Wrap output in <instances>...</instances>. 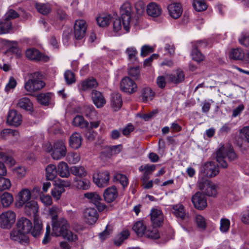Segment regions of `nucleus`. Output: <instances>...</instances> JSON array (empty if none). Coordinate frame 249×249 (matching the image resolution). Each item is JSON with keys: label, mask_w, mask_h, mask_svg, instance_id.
Segmentation results:
<instances>
[{"label": "nucleus", "mask_w": 249, "mask_h": 249, "mask_svg": "<svg viewBox=\"0 0 249 249\" xmlns=\"http://www.w3.org/2000/svg\"><path fill=\"white\" fill-rule=\"evenodd\" d=\"M133 230L138 236H142L145 232L146 226L142 222L138 221L134 225Z\"/></svg>", "instance_id": "c03bdc74"}, {"label": "nucleus", "mask_w": 249, "mask_h": 249, "mask_svg": "<svg viewBox=\"0 0 249 249\" xmlns=\"http://www.w3.org/2000/svg\"><path fill=\"white\" fill-rule=\"evenodd\" d=\"M64 77L66 82L68 85L71 84L76 81L74 73L70 71H67L65 72Z\"/></svg>", "instance_id": "4d7b16f0"}, {"label": "nucleus", "mask_w": 249, "mask_h": 249, "mask_svg": "<svg viewBox=\"0 0 249 249\" xmlns=\"http://www.w3.org/2000/svg\"><path fill=\"white\" fill-rule=\"evenodd\" d=\"M167 78L166 75L164 76H159L157 78V84L159 88L163 89L165 88L166 84Z\"/></svg>", "instance_id": "338daca9"}, {"label": "nucleus", "mask_w": 249, "mask_h": 249, "mask_svg": "<svg viewBox=\"0 0 249 249\" xmlns=\"http://www.w3.org/2000/svg\"><path fill=\"white\" fill-rule=\"evenodd\" d=\"M53 231L52 235L55 237L62 236L69 241H73L76 238V235L73 234L69 230V224L64 218H60L52 223Z\"/></svg>", "instance_id": "f03ea898"}, {"label": "nucleus", "mask_w": 249, "mask_h": 249, "mask_svg": "<svg viewBox=\"0 0 249 249\" xmlns=\"http://www.w3.org/2000/svg\"><path fill=\"white\" fill-rule=\"evenodd\" d=\"M26 56L30 60L47 62L49 60L48 56L43 54L38 50L35 48H30L26 50Z\"/></svg>", "instance_id": "f3484780"}, {"label": "nucleus", "mask_w": 249, "mask_h": 249, "mask_svg": "<svg viewBox=\"0 0 249 249\" xmlns=\"http://www.w3.org/2000/svg\"><path fill=\"white\" fill-rule=\"evenodd\" d=\"M110 178V172L107 170L98 171L93 175V182L99 188H104L108 185Z\"/></svg>", "instance_id": "423d86ee"}, {"label": "nucleus", "mask_w": 249, "mask_h": 249, "mask_svg": "<svg viewBox=\"0 0 249 249\" xmlns=\"http://www.w3.org/2000/svg\"><path fill=\"white\" fill-rule=\"evenodd\" d=\"M19 17V14L15 10L10 9L8 10L4 16V18L7 20L11 21Z\"/></svg>", "instance_id": "e2e57ef3"}, {"label": "nucleus", "mask_w": 249, "mask_h": 249, "mask_svg": "<svg viewBox=\"0 0 249 249\" xmlns=\"http://www.w3.org/2000/svg\"><path fill=\"white\" fill-rule=\"evenodd\" d=\"M245 57V53L241 48L232 49L230 53L229 57L234 60H242Z\"/></svg>", "instance_id": "ea45409f"}, {"label": "nucleus", "mask_w": 249, "mask_h": 249, "mask_svg": "<svg viewBox=\"0 0 249 249\" xmlns=\"http://www.w3.org/2000/svg\"><path fill=\"white\" fill-rule=\"evenodd\" d=\"M66 185L61 181L60 184H58L55 186L54 189L52 191V195L57 200L60 199L62 194L65 192L64 186Z\"/></svg>", "instance_id": "79ce46f5"}, {"label": "nucleus", "mask_w": 249, "mask_h": 249, "mask_svg": "<svg viewBox=\"0 0 249 249\" xmlns=\"http://www.w3.org/2000/svg\"><path fill=\"white\" fill-rule=\"evenodd\" d=\"M1 137L5 138L6 136L12 135V136H18L19 132L18 130L11 129H4L0 132Z\"/></svg>", "instance_id": "5fc2aeb1"}, {"label": "nucleus", "mask_w": 249, "mask_h": 249, "mask_svg": "<svg viewBox=\"0 0 249 249\" xmlns=\"http://www.w3.org/2000/svg\"><path fill=\"white\" fill-rule=\"evenodd\" d=\"M58 174L56 166L53 164L48 165L46 168V178L48 180H53Z\"/></svg>", "instance_id": "c9c22d12"}, {"label": "nucleus", "mask_w": 249, "mask_h": 249, "mask_svg": "<svg viewBox=\"0 0 249 249\" xmlns=\"http://www.w3.org/2000/svg\"><path fill=\"white\" fill-rule=\"evenodd\" d=\"M98 85V82L95 78H89L82 82V89L86 91L93 88H96Z\"/></svg>", "instance_id": "4c0bfd02"}, {"label": "nucleus", "mask_w": 249, "mask_h": 249, "mask_svg": "<svg viewBox=\"0 0 249 249\" xmlns=\"http://www.w3.org/2000/svg\"><path fill=\"white\" fill-rule=\"evenodd\" d=\"M53 94L52 92L41 93L36 96V99L39 103L44 106H48Z\"/></svg>", "instance_id": "7c9ffc66"}, {"label": "nucleus", "mask_w": 249, "mask_h": 249, "mask_svg": "<svg viewBox=\"0 0 249 249\" xmlns=\"http://www.w3.org/2000/svg\"><path fill=\"white\" fill-rule=\"evenodd\" d=\"M11 186V181L9 179L0 177V191L8 190Z\"/></svg>", "instance_id": "603ef678"}, {"label": "nucleus", "mask_w": 249, "mask_h": 249, "mask_svg": "<svg viewBox=\"0 0 249 249\" xmlns=\"http://www.w3.org/2000/svg\"><path fill=\"white\" fill-rule=\"evenodd\" d=\"M84 197L95 205L99 212H102L107 209V206L101 202V197L96 192H88L85 193Z\"/></svg>", "instance_id": "9d476101"}, {"label": "nucleus", "mask_w": 249, "mask_h": 249, "mask_svg": "<svg viewBox=\"0 0 249 249\" xmlns=\"http://www.w3.org/2000/svg\"><path fill=\"white\" fill-rule=\"evenodd\" d=\"M230 225V221L228 219H221L220 229L222 232H227L229 229Z\"/></svg>", "instance_id": "bf43d9fd"}, {"label": "nucleus", "mask_w": 249, "mask_h": 249, "mask_svg": "<svg viewBox=\"0 0 249 249\" xmlns=\"http://www.w3.org/2000/svg\"><path fill=\"white\" fill-rule=\"evenodd\" d=\"M120 13L124 28L126 32H128L132 14L131 4L128 2L124 3L120 8Z\"/></svg>", "instance_id": "39448f33"}, {"label": "nucleus", "mask_w": 249, "mask_h": 249, "mask_svg": "<svg viewBox=\"0 0 249 249\" xmlns=\"http://www.w3.org/2000/svg\"><path fill=\"white\" fill-rule=\"evenodd\" d=\"M83 215L85 222L90 225L94 224L99 217L96 209L91 207L86 208L83 212Z\"/></svg>", "instance_id": "2eb2a0df"}, {"label": "nucleus", "mask_w": 249, "mask_h": 249, "mask_svg": "<svg viewBox=\"0 0 249 249\" xmlns=\"http://www.w3.org/2000/svg\"><path fill=\"white\" fill-rule=\"evenodd\" d=\"M115 178L118 180L124 187L127 186L128 184V180L125 175L122 174H116L115 176Z\"/></svg>", "instance_id": "13d9d810"}, {"label": "nucleus", "mask_w": 249, "mask_h": 249, "mask_svg": "<svg viewBox=\"0 0 249 249\" xmlns=\"http://www.w3.org/2000/svg\"><path fill=\"white\" fill-rule=\"evenodd\" d=\"M173 213L175 215L181 220L184 219L187 216L184 207L181 204L174 205L172 206Z\"/></svg>", "instance_id": "cd10ccee"}, {"label": "nucleus", "mask_w": 249, "mask_h": 249, "mask_svg": "<svg viewBox=\"0 0 249 249\" xmlns=\"http://www.w3.org/2000/svg\"><path fill=\"white\" fill-rule=\"evenodd\" d=\"M12 29L11 21L4 18L0 20V35L9 33Z\"/></svg>", "instance_id": "c756f323"}, {"label": "nucleus", "mask_w": 249, "mask_h": 249, "mask_svg": "<svg viewBox=\"0 0 249 249\" xmlns=\"http://www.w3.org/2000/svg\"><path fill=\"white\" fill-rule=\"evenodd\" d=\"M155 93L148 87L143 88L142 90L141 96L143 102L151 101L154 97Z\"/></svg>", "instance_id": "2f4dec72"}, {"label": "nucleus", "mask_w": 249, "mask_h": 249, "mask_svg": "<svg viewBox=\"0 0 249 249\" xmlns=\"http://www.w3.org/2000/svg\"><path fill=\"white\" fill-rule=\"evenodd\" d=\"M83 113L89 119L93 120L96 118L97 113L92 105H86L82 109Z\"/></svg>", "instance_id": "473e14b6"}, {"label": "nucleus", "mask_w": 249, "mask_h": 249, "mask_svg": "<svg viewBox=\"0 0 249 249\" xmlns=\"http://www.w3.org/2000/svg\"><path fill=\"white\" fill-rule=\"evenodd\" d=\"M191 201L195 208L199 210H203L207 206L206 196L202 193L196 192L193 195Z\"/></svg>", "instance_id": "ddd939ff"}, {"label": "nucleus", "mask_w": 249, "mask_h": 249, "mask_svg": "<svg viewBox=\"0 0 249 249\" xmlns=\"http://www.w3.org/2000/svg\"><path fill=\"white\" fill-rule=\"evenodd\" d=\"M197 227L202 230L206 227V222L205 218L200 214H196L195 217Z\"/></svg>", "instance_id": "3c124183"}, {"label": "nucleus", "mask_w": 249, "mask_h": 249, "mask_svg": "<svg viewBox=\"0 0 249 249\" xmlns=\"http://www.w3.org/2000/svg\"><path fill=\"white\" fill-rule=\"evenodd\" d=\"M146 11L149 16L156 18L160 15L162 9L158 4L152 2L147 5Z\"/></svg>", "instance_id": "393cba45"}, {"label": "nucleus", "mask_w": 249, "mask_h": 249, "mask_svg": "<svg viewBox=\"0 0 249 249\" xmlns=\"http://www.w3.org/2000/svg\"><path fill=\"white\" fill-rule=\"evenodd\" d=\"M129 231L128 230L122 231L115 237L114 243L116 246H120L123 242L129 236Z\"/></svg>", "instance_id": "f704fd0d"}, {"label": "nucleus", "mask_w": 249, "mask_h": 249, "mask_svg": "<svg viewBox=\"0 0 249 249\" xmlns=\"http://www.w3.org/2000/svg\"><path fill=\"white\" fill-rule=\"evenodd\" d=\"M17 107L20 108L29 114L34 111L33 104L30 99L27 97H23L18 100L17 104Z\"/></svg>", "instance_id": "aec40b11"}, {"label": "nucleus", "mask_w": 249, "mask_h": 249, "mask_svg": "<svg viewBox=\"0 0 249 249\" xmlns=\"http://www.w3.org/2000/svg\"><path fill=\"white\" fill-rule=\"evenodd\" d=\"M16 227L28 235L31 233L34 238L39 237L43 232L42 221L36 217L34 218V225L29 219L21 217L18 220Z\"/></svg>", "instance_id": "f257e3e1"}, {"label": "nucleus", "mask_w": 249, "mask_h": 249, "mask_svg": "<svg viewBox=\"0 0 249 249\" xmlns=\"http://www.w3.org/2000/svg\"><path fill=\"white\" fill-rule=\"evenodd\" d=\"M241 220L244 224L249 225V210H246L242 213Z\"/></svg>", "instance_id": "774afa93"}, {"label": "nucleus", "mask_w": 249, "mask_h": 249, "mask_svg": "<svg viewBox=\"0 0 249 249\" xmlns=\"http://www.w3.org/2000/svg\"><path fill=\"white\" fill-rule=\"evenodd\" d=\"M22 122V117L19 112L14 109L9 111L7 119V122L9 125L17 127L21 124Z\"/></svg>", "instance_id": "a211bd4d"}, {"label": "nucleus", "mask_w": 249, "mask_h": 249, "mask_svg": "<svg viewBox=\"0 0 249 249\" xmlns=\"http://www.w3.org/2000/svg\"><path fill=\"white\" fill-rule=\"evenodd\" d=\"M121 89L124 92L131 94L137 91L138 87L132 79L128 76H125L121 80Z\"/></svg>", "instance_id": "f8f14e48"}, {"label": "nucleus", "mask_w": 249, "mask_h": 249, "mask_svg": "<svg viewBox=\"0 0 249 249\" xmlns=\"http://www.w3.org/2000/svg\"><path fill=\"white\" fill-rule=\"evenodd\" d=\"M239 198L238 192H234L232 190L229 189L226 195V199L227 201L230 202L232 203Z\"/></svg>", "instance_id": "09e8293b"}, {"label": "nucleus", "mask_w": 249, "mask_h": 249, "mask_svg": "<svg viewBox=\"0 0 249 249\" xmlns=\"http://www.w3.org/2000/svg\"><path fill=\"white\" fill-rule=\"evenodd\" d=\"M69 145L71 147L77 149L78 148V133L74 132L69 139Z\"/></svg>", "instance_id": "864d4df0"}, {"label": "nucleus", "mask_w": 249, "mask_h": 249, "mask_svg": "<svg viewBox=\"0 0 249 249\" xmlns=\"http://www.w3.org/2000/svg\"><path fill=\"white\" fill-rule=\"evenodd\" d=\"M91 98L95 106L97 108H102L106 103V101L102 93L96 90H93Z\"/></svg>", "instance_id": "412c9836"}, {"label": "nucleus", "mask_w": 249, "mask_h": 249, "mask_svg": "<svg viewBox=\"0 0 249 249\" xmlns=\"http://www.w3.org/2000/svg\"><path fill=\"white\" fill-rule=\"evenodd\" d=\"M193 6L196 11L201 12L206 10L208 5L205 0H193Z\"/></svg>", "instance_id": "37998d69"}, {"label": "nucleus", "mask_w": 249, "mask_h": 249, "mask_svg": "<svg viewBox=\"0 0 249 249\" xmlns=\"http://www.w3.org/2000/svg\"><path fill=\"white\" fill-rule=\"evenodd\" d=\"M167 10L169 16L174 19L180 18L183 12L181 4L177 1H172L167 6Z\"/></svg>", "instance_id": "4468645a"}, {"label": "nucleus", "mask_w": 249, "mask_h": 249, "mask_svg": "<svg viewBox=\"0 0 249 249\" xmlns=\"http://www.w3.org/2000/svg\"><path fill=\"white\" fill-rule=\"evenodd\" d=\"M132 63H128L127 72L128 75L133 78L135 80H138L140 79L141 76L140 69L139 66L136 65L135 66H132Z\"/></svg>", "instance_id": "72a5a7b5"}, {"label": "nucleus", "mask_w": 249, "mask_h": 249, "mask_svg": "<svg viewBox=\"0 0 249 249\" xmlns=\"http://www.w3.org/2000/svg\"><path fill=\"white\" fill-rule=\"evenodd\" d=\"M88 24L83 19H79V40L84 38L86 35Z\"/></svg>", "instance_id": "a18cd8bd"}, {"label": "nucleus", "mask_w": 249, "mask_h": 249, "mask_svg": "<svg viewBox=\"0 0 249 249\" xmlns=\"http://www.w3.org/2000/svg\"><path fill=\"white\" fill-rule=\"evenodd\" d=\"M118 196V193L116 187L112 186L107 188L104 193L105 200L108 203L114 201Z\"/></svg>", "instance_id": "4be33fe9"}, {"label": "nucleus", "mask_w": 249, "mask_h": 249, "mask_svg": "<svg viewBox=\"0 0 249 249\" xmlns=\"http://www.w3.org/2000/svg\"><path fill=\"white\" fill-rule=\"evenodd\" d=\"M16 220V214L12 211H8L0 215V227L9 229Z\"/></svg>", "instance_id": "6e6552de"}, {"label": "nucleus", "mask_w": 249, "mask_h": 249, "mask_svg": "<svg viewBox=\"0 0 249 249\" xmlns=\"http://www.w3.org/2000/svg\"><path fill=\"white\" fill-rule=\"evenodd\" d=\"M239 41L242 45L248 47L249 46V34L242 33L239 38Z\"/></svg>", "instance_id": "69168bd1"}, {"label": "nucleus", "mask_w": 249, "mask_h": 249, "mask_svg": "<svg viewBox=\"0 0 249 249\" xmlns=\"http://www.w3.org/2000/svg\"><path fill=\"white\" fill-rule=\"evenodd\" d=\"M91 183L88 179H79V188L83 190H88L90 187Z\"/></svg>", "instance_id": "0e129e2a"}, {"label": "nucleus", "mask_w": 249, "mask_h": 249, "mask_svg": "<svg viewBox=\"0 0 249 249\" xmlns=\"http://www.w3.org/2000/svg\"><path fill=\"white\" fill-rule=\"evenodd\" d=\"M42 79L43 75L40 72L31 73L29 80L25 83V89L30 93L41 90L46 85Z\"/></svg>", "instance_id": "7ed1b4c3"}, {"label": "nucleus", "mask_w": 249, "mask_h": 249, "mask_svg": "<svg viewBox=\"0 0 249 249\" xmlns=\"http://www.w3.org/2000/svg\"><path fill=\"white\" fill-rule=\"evenodd\" d=\"M0 160H1V162H4L10 165H13L15 163V160L11 157L1 151H0Z\"/></svg>", "instance_id": "8fccbe9b"}, {"label": "nucleus", "mask_w": 249, "mask_h": 249, "mask_svg": "<svg viewBox=\"0 0 249 249\" xmlns=\"http://www.w3.org/2000/svg\"><path fill=\"white\" fill-rule=\"evenodd\" d=\"M201 172L208 178H213L216 176L219 172L218 166L213 162H208L205 163Z\"/></svg>", "instance_id": "dca6fc26"}, {"label": "nucleus", "mask_w": 249, "mask_h": 249, "mask_svg": "<svg viewBox=\"0 0 249 249\" xmlns=\"http://www.w3.org/2000/svg\"><path fill=\"white\" fill-rule=\"evenodd\" d=\"M151 220L154 226H160L163 222V218L161 211L158 209H152L150 213Z\"/></svg>", "instance_id": "5701e85b"}, {"label": "nucleus", "mask_w": 249, "mask_h": 249, "mask_svg": "<svg viewBox=\"0 0 249 249\" xmlns=\"http://www.w3.org/2000/svg\"><path fill=\"white\" fill-rule=\"evenodd\" d=\"M111 21V17L108 15L103 14L96 18L98 25L101 27L107 26Z\"/></svg>", "instance_id": "a19ab883"}, {"label": "nucleus", "mask_w": 249, "mask_h": 249, "mask_svg": "<svg viewBox=\"0 0 249 249\" xmlns=\"http://www.w3.org/2000/svg\"><path fill=\"white\" fill-rule=\"evenodd\" d=\"M122 99L120 94H113L111 99V107L114 111H118L122 106Z\"/></svg>", "instance_id": "c85d7f7f"}, {"label": "nucleus", "mask_w": 249, "mask_h": 249, "mask_svg": "<svg viewBox=\"0 0 249 249\" xmlns=\"http://www.w3.org/2000/svg\"><path fill=\"white\" fill-rule=\"evenodd\" d=\"M185 75L180 69L176 70L174 72L166 74L167 81L174 84H178L183 82L184 80Z\"/></svg>", "instance_id": "6ab92c4d"}, {"label": "nucleus", "mask_w": 249, "mask_h": 249, "mask_svg": "<svg viewBox=\"0 0 249 249\" xmlns=\"http://www.w3.org/2000/svg\"><path fill=\"white\" fill-rule=\"evenodd\" d=\"M58 174L62 178H67L70 175L69 166L67 163L64 161L60 162L57 165Z\"/></svg>", "instance_id": "e433bc0d"}, {"label": "nucleus", "mask_w": 249, "mask_h": 249, "mask_svg": "<svg viewBox=\"0 0 249 249\" xmlns=\"http://www.w3.org/2000/svg\"><path fill=\"white\" fill-rule=\"evenodd\" d=\"M10 238L24 245H28L30 242L28 235L21 230H19L17 227L11 231Z\"/></svg>", "instance_id": "9b49d317"}, {"label": "nucleus", "mask_w": 249, "mask_h": 249, "mask_svg": "<svg viewBox=\"0 0 249 249\" xmlns=\"http://www.w3.org/2000/svg\"><path fill=\"white\" fill-rule=\"evenodd\" d=\"M192 59L195 61L199 63L204 59V56L196 48H194L191 53Z\"/></svg>", "instance_id": "de8ad7c7"}, {"label": "nucleus", "mask_w": 249, "mask_h": 249, "mask_svg": "<svg viewBox=\"0 0 249 249\" xmlns=\"http://www.w3.org/2000/svg\"><path fill=\"white\" fill-rule=\"evenodd\" d=\"M13 201L12 195L8 192H4L0 196V202L3 207H9Z\"/></svg>", "instance_id": "58836bf2"}, {"label": "nucleus", "mask_w": 249, "mask_h": 249, "mask_svg": "<svg viewBox=\"0 0 249 249\" xmlns=\"http://www.w3.org/2000/svg\"><path fill=\"white\" fill-rule=\"evenodd\" d=\"M38 207L37 203L34 200L30 201L25 204V212L28 215H33L34 218L36 217L39 218L37 215Z\"/></svg>", "instance_id": "b1692460"}, {"label": "nucleus", "mask_w": 249, "mask_h": 249, "mask_svg": "<svg viewBox=\"0 0 249 249\" xmlns=\"http://www.w3.org/2000/svg\"><path fill=\"white\" fill-rule=\"evenodd\" d=\"M127 55L129 63L136 65L138 63L137 59L138 52L134 47H128L125 51Z\"/></svg>", "instance_id": "bb28decb"}, {"label": "nucleus", "mask_w": 249, "mask_h": 249, "mask_svg": "<svg viewBox=\"0 0 249 249\" xmlns=\"http://www.w3.org/2000/svg\"><path fill=\"white\" fill-rule=\"evenodd\" d=\"M36 8L40 14L46 15L50 13L51 8L50 5L44 3H36Z\"/></svg>", "instance_id": "49530a36"}, {"label": "nucleus", "mask_w": 249, "mask_h": 249, "mask_svg": "<svg viewBox=\"0 0 249 249\" xmlns=\"http://www.w3.org/2000/svg\"><path fill=\"white\" fill-rule=\"evenodd\" d=\"M31 197L30 191L27 188L23 189L18 194V204L22 207L24 204L28 202Z\"/></svg>", "instance_id": "a878e982"}, {"label": "nucleus", "mask_w": 249, "mask_h": 249, "mask_svg": "<svg viewBox=\"0 0 249 249\" xmlns=\"http://www.w3.org/2000/svg\"><path fill=\"white\" fill-rule=\"evenodd\" d=\"M198 187L208 196H215L216 195L217 185L209 180H199Z\"/></svg>", "instance_id": "0eeeda50"}, {"label": "nucleus", "mask_w": 249, "mask_h": 249, "mask_svg": "<svg viewBox=\"0 0 249 249\" xmlns=\"http://www.w3.org/2000/svg\"><path fill=\"white\" fill-rule=\"evenodd\" d=\"M122 21L120 18H116L113 22V31L115 33L114 36H119L121 35L120 33L122 29Z\"/></svg>", "instance_id": "6e6d98bb"}, {"label": "nucleus", "mask_w": 249, "mask_h": 249, "mask_svg": "<svg viewBox=\"0 0 249 249\" xmlns=\"http://www.w3.org/2000/svg\"><path fill=\"white\" fill-rule=\"evenodd\" d=\"M59 211V208L55 206H52L49 210V214L52 217V222L55 220H58L57 219L58 213Z\"/></svg>", "instance_id": "680f3d73"}, {"label": "nucleus", "mask_w": 249, "mask_h": 249, "mask_svg": "<svg viewBox=\"0 0 249 249\" xmlns=\"http://www.w3.org/2000/svg\"><path fill=\"white\" fill-rule=\"evenodd\" d=\"M67 154L65 143L62 141H57L53 144L52 157L55 160H59L65 157Z\"/></svg>", "instance_id": "1a4fd4ad"}, {"label": "nucleus", "mask_w": 249, "mask_h": 249, "mask_svg": "<svg viewBox=\"0 0 249 249\" xmlns=\"http://www.w3.org/2000/svg\"><path fill=\"white\" fill-rule=\"evenodd\" d=\"M240 137L249 142V126L244 127L240 130Z\"/></svg>", "instance_id": "052dcab7"}, {"label": "nucleus", "mask_w": 249, "mask_h": 249, "mask_svg": "<svg viewBox=\"0 0 249 249\" xmlns=\"http://www.w3.org/2000/svg\"><path fill=\"white\" fill-rule=\"evenodd\" d=\"M226 157L230 160H233L236 158V155L232 149L226 152L224 146L220 147L216 152V159L217 162L222 168H226L228 164L225 160Z\"/></svg>", "instance_id": "20e7f679"}]
</instances>
